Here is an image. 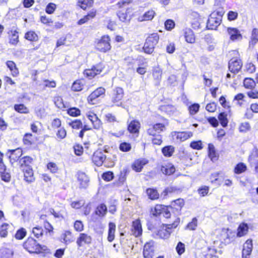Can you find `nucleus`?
Here are the masks:
<instances>
[{
    "label": "nucleus",
    "mask_w": 258,
    "mask_h": 258,
    "mask_svg": "<svg viewBox=\"0 0 258 258\" xmlns=\"http://www.w3.org/2000/svg\"><path fill=\"white\" fill-rule=\"evenodd\" d=\"M77 179L80 188H85L88 186L89 179L85 173L78 172L77 173Z\"/></svg>",
    "instance_id": "16"
},
{
    "label": "nucleus",
    "mask_w": 258,
    "mask_h": 258,
    "mask_svg": "<svg viewBox=\"0 0 258 258\" xmlns=\"http://www.w3.org/2000/svg\"><path fill=\"white\" fill-rule=\"evenodd\" d=\"M116 231V225L113 222H109L108 224V231L107 240L109 242H112L115 237Z\"/></svg>",
    "instance_id": "26"
},
{
    "label": "nucleus",
    "mask_w": 258,
    "mask_h": 258,
    "mask_svg": "<svg viewBox=\"0 0 258 258\" xmlns=\"http://www.w3.org/2000/svg\"><path fill=\"white\" fill-rule=\"evenodd\" d=\"M13 252L8 248H2L0 249V258H12Z\"/></svg>",
    "instance_id": "34"
},
{
    "label": "nucleus",
    "mask_w": 258,
    "mask_h": 258,
    "mask_svg": "<svg viewBox=\"0 0 258 258\" xmlns=\"http://www.w3.org/2000/svg\"><path fill=\"white\" fill-rule=\"evenodd\" d=\"M10 225L7 223L2 225L0 230V235L2 237H6L8 235V229Z\"/></svg>",
    "instance_id": "50"
},
{
    "label": "nucleus",
    "mask_w": 258,
    "mask_h": 258,
    "mask_svg": "<svg viewBox=\"0 0 258 258\" xmlns=\"http://www.w3.org/2000/svg\"><path fill=\"white\" fill-rule=\"evenodd\" d=\"M154 254V245L152 241L147 242L144 247L143 255L145 258H152Z\"/></svg>",
    "instance_id": "14"
},
{
    "label": "nucleus",
    "mask_w": 258,
    "mask_h": 258,
    "mask_svg": "<svg viewBox=\"0 0 258 258\" xmlns=\"http://www.w3.org/2000/svg\"><path fill=\"white\" fill-rule=\"evenodd\" d=\"M147 163V161L145 159L136 160L133 165V168L137 172H140L143 166Z\"/></svg>",
    "instance_id": "31"
},
{
    "label": "nucleus",
    "mask_w": 258,
    "mask_h": 258,
    "mask_svg": "<svg viewBox=\"0 0 258 258\" xmlns=\"http://www.w3.org/2000/svg\"><path fill=\"white\" fill-rule=\"evenodd\" d=\"M80 7L84 10L87 7H91L93 4V0H79Z\"/></svg>",
    "instance_id": "48"
},
{
    "label": "nucleus",
    "mask_w": 258,
    "mask_h": 258,
    "mask_svg": "<svg viewBox=\"0 0 258 258\" xmlns=\"http://www.w3.org/2000/svg\"><path fill=\"white\" fill-rule=\"evenodd\" d=\"M32 159L28 156H25L20 159L19 163L22 169L25 166H30V164L32 163Z\"/></svg>",
    "instance_id": "38"
},
{
    "label": "nucleus",
    "mask_w": 258,
    "mask_h": 258,
    "mask_svg": "<svg viewBox=\"0 0 258 258\" xmlns=\"http://www.w3.org/2000/svg\"><path fill=\"white\" fill-rule=\"evenodd\" d=\"M255 85V82L250 78H245L243 81V85L247 89H254Z\"/></svg>",
    "instance_id": "36"
},
{
    "label": "nucleus",
    "mask_w": 258,
    "mask_h": 258,
    "mask_svg": "<svg viewBox=\"0 0 258 258\" xmlns=\"http://www.w3.org/2000/svg\"><path fill=\"white\" fill-rule=\"evenodd\" d=\"M179 222L180 219L179 218H177L172 224L164 225L163 227L158 231V235L162 238L165 239L168 238L170 234V231L169 229L171 228H175L178 226Z\"/></svg>",
    "instance_id": "5"
},
{
    "label": "nucleus",
    "mask_w": 258,
    "mask_h": 258,
    "mask_svg": "<svg viewBox=\"0 0 258 258\" xmlns=\"http://www.w3.org/2000/svg\"><path fill=\"white\" fill-rule=\"evenodd\" d=\"M104 69L101 63L93 66L91 69H86L84 72V75L88 79H91L95 76L100 74Z\"/></svg>",
    "instance_id": "7"
},
{
    "label": "nucleus",
    "mask_w": 258,
    "mask_h": 258,
    "mask_svg": "<svg viewBox=\"0 0 258 258\" xmlns=\"http://www.w3.org/2000/svg\"><path fill=\"white\" fill-rule=\"evenodd\" d=\"M162 172L165 175H171L175 171V167L173 165L169 164L165 165H162L161 168Z\"/></svg>",
    "instance_id": "29"
},
{
    "label": "nucleus",
    "mask_w": 258,
    "mask_h": 258,
    "mask_svg": "<svg viewBox=\"0 0 258 258\" xmlns=\"http://www.w3.org/2000/svg\"><path fill=\"white\" fill-rule=\"evenodd\" d=\"M218 118L220 121L221 125L225 127L227 124V119L226 118V115L224 113H221L218 116Z\"/></svg>",
    "instance_id": "59"
},
{
    "label": "nucleus",
    "mask_w": 258,
    "mask_h": 258,
    "mask_svg": "<svg viewBox=\"0 0 258 258\" xmlns=\"http://www.w3.org/2000/svg\"><path fill=\"white\" fill-rule=\"evenodd\" d=\"M159 39L157 33H153L149 36L144 44L143 49L145 53L148 54L152 53L155 48V46L158 43Z\"/></svg>",
    "instance_id": "4"
},
{
    "label": "nucleus",
    "mask_w": 258,
    "mask_h": 258,
    "mask_svg": "<svg viewBox=\"0 0 258 258\" xmlns=\"http://www.w3.org/2000/svg\"><path fill=\"white\" fill-rule=\"evenodd\" d=\"M15 110L21 113H28L29 109L24 104H16L14 106Z\"/></svg>",
    "instance_id": "41"
},
{
    "label": "nucleus",
    "mask_w": 258,
    "mask_h": 258,
    "mask_svg": "<svg viewBox=\"0 0 258 258\" xmlns=\"http://www.w3.org/2000/svg\"><path fill=\"white\" fill-rule=\"evenodd\" d=\"M12 35L10 38V43L13 45H16L19 41V36L18 32L15 31H11Z\"/></svg>",
    "instance_id": "45"
},
{
    "label": "nucleus",
    "mask_w": 258,
    "mask_h": 258,
    "mask_svg": "<svg viewBox=\"0 0 258 258\" xmlns=\"http://www.w3.org/2000/svg\"><path fill=\"white\" fill-rule=\"evenodd\" d=\"M74 228L77 231L81 232L84 229V225L81 221L77 220L74 223Z\"/></svg>",
    "instance_id": "63"
},
{
    "label": "nucleus",
    "mask_w": 258,
    "mask_h": 258,
    "mask_svg": "<svg viewBox=\"0 0 258 258\" xmlns=\"http://www.w3.org/2000/svg\"><path fill=\"white\" fill-rule=\"evenodd\" d=\"M174 152V148L172 146H169L165 147L162 149V153L165 156H171Z\"/></svg>",
    "instance_id": "51"
},
{
    "label": "nucleus",
    "mask_w": 258,
    "mask_h": 258,
    "mask_svg": "<svg viewBox=\"0 0 258 258\" xmlns=\"http://www.w3.org/2000/svg\"><path fill=\"white\" fill-rule=\"evenodd\" d=\"M68 113L72 116H78L81 114V111L76 107L70 108L68 110Z\"/></svg>",
    "instance_id": "52"
},
{
    "label": "nucleus",
    "mask_w": 258,
    "mask_h": 258,
    "mask_svg": "<svg viewBox=\"0 0 258 258\" xmlns=\"http://www.w3.org/2000/svg\"><path fill=\"white\" fill-rule=\"evenodd\" d=\"M9 152L10 153L9 158L12 163L17 161L22 155V150L20 148L10 150Z\"/></svg>",
    "instance_id": "22"
},
{
    "label": "nucleus",
    "mask_w": 258,
    "mask_h": 258,
    "mask_svg": "<svg viewBox=\"0 0 258 258\" xmlns=\"http://www.w3.org/2000/svg\"><path fill=\"white\" fill-rule=\"evenodd\" d=\"M105 92V89L103 87H99L94 91L88 97V101L89 103L95 104L94 101L99 96L104 95Z\"/></svg>",
    "instance_id": "15"
},
{
    "label": "nucleus",
    "mask_w": 258,
    "mask_h": 258,
    "mask_svg": "<svg viewBox=\"0 0 258 258\" xmlns=\"http://www.w3.org/2000/svg\"><path fill=\"white\" fill-rule=\"evenodd\" d=\"M105 159L106 156L100 151L95 152L92 157L93 162L98 166H101Z\"/></svg>",
    "instance_id": "20"
},
{
    "label": "nucleus",
    "mask_w": 258,
    "mask_h": 258,
    "mask_svg": "<svg viewBox=\"0 0 258 258\" xmlns=\"http://www.w3.org/2000/svg\"><path fill=\"white\" fill-rule=\"evenodd\" d=\"M208 155L213 162H215L218 160V156L215 151V147L214 145L211 144H209L208 145Z\"/></svg>",
    "instance_id": "30"
},
{
    "label": "nucleus",
    "mask_w": 258,
    "mask_h": 258,
    "mask_svg": "<svg viewBox=\"0 0 258 258\" xmlns=\"http://www.w3.org/2000/svg\"><path fill=\"white\" fill-rule=\"evenodd\" d=\"M24 176V180L28 183H31L34 181V173L31 166H25L22 169Z\"/></svg>",
    "instance_id": "17"
},
{
    "label": "nucleus",
    "mask_w": 258,
    "mask_h": 258,
    "mask_svg": "<svg viewBox=\"0 0 258 258\" xmlns=\"http://www.w3.org/2000/svg\"><path fill=\"white\" fill-rule=\"evenodd\" d=\"M119 149L123 152H127L131 149V146L129 143L123 142L120 144Z\"/></svg>",
    "instance_id": "61"
},
{
    "label": "nucleus",
    "mask_w": 258,
    "mask_h": 258,
    "mask_svg": "<svg viewBox=\"0 0 258 258\" xmlns=\"http://www.w3.org/2000/svg\"><path fill=\"white\" fill-rule=\"evenodd\" d=\"M164 209H166V206L162 205H156L151 209V213L153 216H157L162 213Z\"/></svg>",
    "instance_id": "33"
},
{
    "label": "nucleus",
    "mask_w": 258,
    "mask_h": 258,
    "mask_svg": "<svg viewBox=\"0 0 258 258\" xmlns=\"http://www.w3.org/2000/svg\"><path fill=\"white\" fill-rule=\"evenodd\" d=\"M25 37L26 39L31 41H36L38 40V36L34 31H29L25 34Z\"/></svg>",
    "instance_id": "44"
},
{
    "label": "nucleus",
    "mask_w": 258,
    "mask_h": 258,
    "mask_svg": "<svg viewBox=\"0 0 258 258\" xmlns=\"http://www.w3.org/2000/svg\"><path fill=\"white\" fill-rule=\"evenodd\" d=\"M227 32L231 40L234 41L242 39V35L239 30L236 28L228 27L227 28Z\"/></svg>",
    "instance_id": "18"
},
{
    "label": "nucleus",
    "mask_w": 258,
    "mask_h": 258,
    "mask_svg": "<svg viewBox=\"0 0 258 258\" xmlns=\"http://www.w3.org/2000/svg\"><path fill=\"white\" fill-rule=\"evenodd\" d=\"M7 67L11 72L12 75L13 77H16L18 75L19 72L16 67L15 63L11 60L7 61L6 62Z\"/></svg>",
    "instance_id": "28"
},
{
    "label": "nucleus",
    "mask_w": 258,
    "mask_h": 258,
    "mask_svg": "<svg viewBox=\"0 0 258 258\" xmlns=\"http://www.w3.org/2000/svg\"><path fill=\"white\" fill-rule=\"evenodd\" d=\"M102 177L104 180L109 181L113 179V174L112 172H106L102 174Z\"/></svg>",
    "instance_id": "62"
},
{
    "label": "nucleus",
    "mask_w": 258,
    "mask_h": 258,
    "mask_svg": "<svg viewBox=\"0 0 258 258\" xmlns=\"http://www.w3.org/2000/svg\"><path fill=\"white\" fill-rule=\"evenodd\" d=\"M24 248L30 253H40L46 251L47 248L45 245H40L36 240L28 238L23 244Z\"/></svg>",
    "instance_id": "1"
},
{
    "label": "nucleus",
    "mask_w": 258,
    "mask_h": 258,
    "mask_svg": "<svg viewBox=\"0 0 258 258\" xmlns=\"http://www.w3.org/2000/svg\"><path fill=\"white\" fill-rule=\"evenodd\" d=\"M246 169V165L242 163H238L234 168V172L236 174H240L244 172Z\"/></svg>",
    "instance_id": "46"
},
{
    "label": "nucleus",
    "mask_w": 258,
    "mask_h": 258,
    "mask_svg": "<svg viewBox=\"0 0 258 258\" xmlns=\"http://www.w3.org/2000/svg\"><path fill=\"white\" fill-rule=\"evenodd\" d=\"M91 242V236L85 233H80L76 241V243L79 247H82L85 245H89Z\"/></svg>",
    "instance_id": "11"
},
{
    "label": "nucleus",
    "mask_w": 258,
    "mask_h": 258,
    "mask_svg": "<svg viewBox=\"0 0 258 258\" xmlns=\"http://www.w3.org/2000/svg\"><path fill=\"white\" fill-rule=\"evenodd\" d=\"M242 63L240 59L233 58L229 61V70L233 73H237L241 69Z\"/></svg>",
    "instance_id": "10"
},
{
    "label": "nucleus",
    "mask_w": 258,
    "mask_h": 258,
    "mask_svg": "<svg viewBox=\"0 0 258 258\" xmlns=\"http://www.w3.org/2000/svg\"><path fill=\"white\" fill-rule=\"evenodd\" d=\"M155 15L154 11L151 10L144 14L142 16L139 17V21L142 22L144 21H150L153 19Z\"/></svg>",
    "instance_id": "27"
},
{
    "label": "nucleus",
    "mask_w": 258,
    "mask_h": 258,
    "mask_svg": "<svg viewBox=\"0 0 258 258\" xmlns=\"http://www.w3.org/2000/svg\"><path fill=\"white\" fill-rule=\"evenodd\" d=\"M164 25L165 29L169 31L171 30L175 27L174 22L171 19H168L166 20L164 23Z\"/></svg>",
    "instance_id": "56"
},
{
    "label": "nucleus",
    "mask_w": 258,
    "mask_h": 258,
    "mask_svg": "<svg viewBox=\"0 0 258 258\" xmlns=\"http://www.w3.org/2000/svg\"><path fill=\"white\" fill-rule=\"evenodd\" d=\"M162 71L159 68H156L154 69L153 76L155 79L159 80L161 79Z\"/></svg>",
    "instance_id": "55"
},
{
    "label": "nucleus",
    "mask_w": 258,
    "mask_h": 258,
    "mask_svg": "<svg viewBox=\"0 0 258 258\" xmlns=\"http://www.w3.org/2000/svg\"><path fill=\"white\" fill-rule=\"evenodd\" d=\"M146 192L149 198L152 200H155L159 198V194L155 189L148 188Z\"/></svg>",
    "instance_id": "39"
},
{
    "label": "nucleus",
    "mask_w": 258,
    "mask_h": 258,
    "mask_svg": "<svg viewBox=\"0 0 258 258\" xmlns=\"http://www.w3.org/2000/svg\"><path fill=\"white\" fill-rule=\"evenodd\" d=\"M124 95L123 90L121 88L116 87L112 92L111 95L112 102L118 106L122 104L121 100Z\"/></svg>",
    "instance_id": "6"
},
{
    "label": "nucleus",
    "mask_w": 258,
    "mask_h": 258,
    "mask_svg": "<svg viewBox=\"0 0 258 258\" xmlns=\"http://www.w3.org/2000/svg\"><path fill=\"white\" fill-rule=\"evenodd\" d=\"M248 230V227L247 224L241 223L239 225L237 229V235L238 237H241L245 235Z\"/></svg>",
    "instance_id": "32"
},
{
    "label": "nucleus",
    "mask_w": 258,
    "mask_h": 258,
    "mask_svg": "<svg viewBox=\"0 0 258 258\" xmlns=\"http://www.w3.org/2000/svg\"><path fill=\"white\" fill-rule=\"evenodd\" d=\"M32 232L37 238H39L43 234V229L41 227H36L33 229Z\"/></svg>",
    "instance_id": "60"
},
{
    "label": "nucleus",
    "mask_w": 258,
    "mask_h": 258,
    "mask_svg": "<svg viewBox=\"0 0 258 258\" xmlns=\"http://www.w3.org/2000/svg\"><path fill=\"white\" fill-rule=\"evenodd\" d=\"M96 16V11H92L90 12L87 15L84 16L83 18L81 19L78 22V24L80 25H82L89 20L93 18Z\"/></svg>",
    "instance_id": "35"
},
{
    "label": "nucleus",
    "mask_w": 258,
    "mask_h": 258,
    "mask_svg": "<svg viewBox=\"0 0 258 258\" xmlns=\"http://www.w3.org/2000/svg\"><path fill=\"white\" fill-rule=\"evenodd\" d=\"M198 226V220L196 218H194L192 221L188 223L186 226V229L189 230H195Z\"/></svg>",
    "instance_id": "47"
},
{
    "label": "nucleus",
    "mask_w": 258,
    "mask_h": 258,
    "mask_svg": "<svg viewBox=\"0 0 258 258\" xmlns=\"http://www.w3.org/2000/svg\"><path fill=\"white\" fill-rule=\"evenodd\" d=\"M60 239L62 242L66 244H70L75 240L72 233L69 230L64 231L60 236Z\"/></svg>",
    "instance_id": "21"
},
{
    "label": "nucleus",
    "mask_w": 258,
    "mask_h": 258,
    "mask_svg": "<svg viewBox=\"0 0 258 258\" xmlns=\"http://www.w3.org/2000/svg\"><path fill=\"white\" fill-rule=\"evenodd\" d=\"M140 128V123L139 121L136 120H134L128 123L127 129L130 133L135 134L139 133Z\"/></svg>",
    "instance_id": "25"
},
{
    "label": "nucleus",
    "mask_w": 258,
    "mask_h": 258,
    "mask_svg": "<svg viewBox=\"0 0 258 258\" xmlns=\"http://www.w3.org/2000/svg\"><path fill=\"white\" fill-rule=\"evenodd\" d=\"M111 48L110 38L108 35H104L95 42V48L101 52L105 53Z\"/></svg>",
    "instance_id": "3"
},
{
    "label": "nucleus",
    "mask_w": 258,
    "mask_h": 258,
    "mask_svg": "<svg viewBox=\"0 0 258 258\" xmlns=\"http://www.w3.org/2000/svg\"><path fill=\"white\" fill-rule=\"evenodd\" d=\"M105 119L107 121L110 123L118 122L116 116L110 113H108L105 115Z\"/></svg>",
    "instance_id": "58"
},
{
    "label": "nucleus",
    "mask_w": 258,
    "mask_h": 258,
    "mask_svg": "<svg viewBox=\"0 0 258 258\" xmlns=\"http://www.w3.org/2000/svg\"><path fill=\"white\" fill-rule=\"evenodd\" d=\"M86 116L92 122L93 127L95 129H100L102 126V122L97 115L92 111L86 113Z\"/></svg>",
    "instance_id": "12"
},
{
    "label": "nucleus",
    "mask_w": 258,
    "mask_h": 258,
    "mask_svg": "<svg viewBox=\"0 0 258 258\" xmlns=\"http://www.w3.org/2000/svg\"><path fill=\"white\" fill-rule=\"evenodd\" d=\"M184 205V201L182 199H178L171 203V207L177 210H180Z\"/></svg>",
    "instance_id": "42"
},
{
    "label": "nucleus",
    "mask_w": 258,
    "mask_h": 258,
    "mask_svg": "<svg viewBox=\"0 0 258 258\" xmlns=\"http://www.w3.org/2000/svg\"><path fill=\"white\" fill-rule=\"evenodd\" d=\"M68 124L73 128L79 129L82 127V122L80 120L76 119L73 121L68 122Z\"/></svg>",
    "instance_id": "49"
},
{
    "label": "nucleus",
    "mask_w": 258,
    "mask_h": 258,
    "mask_svg": "<svg viewBox=\"0 0 258 258\" xmlns=\"http://www.w3.org/2000/svg\"><path fill=\"white\" fill-rule=\"evenodd\" d=\"M200 105L198 103H195L190 105L188 110L191 115H194L196 114L199 110Z\"/></svg>",
    "instance_id": "54"
},
{
    "label": "nucleus",
    "mask_w": 258,
    "mask_h": 258,
    "mask_svg": "<svg viewBox=\"0 0 258 258\" xmlns=\"http://www.w3.org/2000/svg\"><path fill=\"white\" fill-rule=\"evenodd\" d=\"M224 14L222 9L212 12L208 19L207 27L209 29L215 30L221 24Z\"/></svg>",
    "instance_id": "2"
},
{
    "label": "nucleus",
    "mask_w": 258,
    "mask_h": 258,
    "mask_svg": "<svg viewBox=\"0 0 258 258\" xmlns=\"http://www.w3.org/2000/svg\"><path fill=\"white\" fill-rule=\"evenodd\" d=\"M107 212V207L104 204H101L98 206L96 210V215L100 217L104 216Z\"/></svg>",
    "instance_id": "40"
},
{
    "label": "nucleus",
    "mask_w": 258,
    "mask_h": 258,
    "mask_svg": "<svg viewBox=\"0 0 258 258\" xmlns=\"http://www.w3.org/2000/svg\"><path fill=\"white\" fill-rule=\"evenodd\" d=\"M165 130V125L161 123H156L154 125H150L148 128L147 133L150 136H158L161 132Z\"/></svg>",
    "instance_id": "9"
},
{
    "label": "nucleus",
    "mask_w": 258,
    "mask_h": 258,
    "mask_svg": "<svg viewBox=\"0 0 258 258\" xmlns=\"http://www.w3.org/2000/svg\"><path fill=\"white\" fill-rule=\"evenodd\" d=\"M253 248L252 241L247 239L243 245L242 251V258H249Z\"/></svg>",
    "instance_id": "13"
},
{
    "label": "nucleus",
    "mask_w": 258,
    "mask_h": 258,
    "mask_svg": "<svg viewBox=\"0 0 258 258\" xmlns=\"http://www.w3.org/2000/svg\"><path fill=\"white\" fill-rule=\"evenodd\" d=\"M56 8V5L53 3H49L46 8V12L48 14H52Z\"/></svg>",
    "instance_id": "64"
},
{
    "label": "nucleus",
    "mask_w": 258,
    "mask_h": 258,
    "mask_svg": "<svg viewBox=\"0 0 258 258\" xmlns=\"http://www.w3.org/2000/svg\"><path fill=\"white\" fill-rule=\"evenodd\" d=\"M26 230L24 228H21L17 231L15 234V237L18 239H22L26 236Z\"/></svg>",
    "instance_id": "57"
},
{
    "label": "nucleus",
    "mask_w": 258,
    "mask_h": 258,
    "mask_svg": "<svg viewBox=\"0 0 258 258\" xmlns=\"http://www.w3.org/2000/svg\"><path fill=\"white\" fill-rule=\"evenodd\" d=\"M142 227L141 221L137 219L132 222L130 232L131 234L136 237H140L142 234Z\"/></svg>",
    "instance_id": "8"
},
{
    "label": "nucleus",
    "mask_w": 258,
    "mask_h": 258,
    "mask_svg": "<svg viewBox=\"0 0 258 258\" xmlns=\"http://www.w3.org/2000/svg\"><path fill=\"white\" fill-rule=\"evenodd\" d=\"M190 147L196 150H201L203 148V144L201 141H192L190 144Z\"/></svg>",
    "instance_id": "53"
},
{
    "label": "nucleus",
    "mask_w": 258,
    "mask_h": 258,
    "mask_svg": "<svg viewBox=\"0 0 258 258\" xmlns=\"http://www.w3.org/2000/svg\"><path fill=\"white\" fill-rule=\"evenodd\" d=\"M84 82L82 80H78L75 81L72 86V89L74 91H81L84 87Z\"/></svg>",
    "instance_id": "37"
},
{
    "label": "nucleus",
    "mask_w": 258,
    "mask_h": 258,
    "mask_svg": "<svg viewBox=\"0 0 258 258\" xmlns=\"http://www.w3.org/2000/svg\"><path fill=\"white\" fill-rule=\"evenodd\" d=\"M172 136L175 137L177 140L180 142H183L191 138L193 134L191 132H174L172 133Z\"/></svg>",
    "instance_id": "19"
},
{
    "label": "nucleus",
    "mask_w": 258,
    "mask_h": 258,
    "mask_svg": "<svg viewBox=\"0 0 258 258\" xmlns=\"http://www.w3.org/2000/svg\"><path fill=\"white\" fill-rule=\"evenodd\" d=\"M184 38L185 41L189 43H194L196 41L195 34L192 30L186 28L184 30Z\"/></svg>",
    "instance_id": "24"
},
{
    "label": "nucleus",
    "mask_w": 258,
    "mask_h": 258,
    "mask_svg": "<svg viewBox=\"0 0 258 258\" xmlns=\"http://www.w3.org/2000/svg\"><path fill=\"white\" fill-rule=\"evenodd\" d=\"M258 42V29L254 28L252 31L250 45H254Z\"/></svg>",
    "instance_id": "43"
},
{
    "label": "nucleus",
    "mask_w": 258,
    "mask_h": 258,
    "mask_svg": "<svg viewBox=\"0 0 258 258\" xmlns=\"http://www.w3.org/2000/svg\"><path fill=\"white\" fill-rule=\"evenodd\" d=\"M129 9L121 10L117 12V16L119 20L123 22H129L131 19V16L129 14Z\"/></svg>",
    "instance_id": "23"
}]
</instances>
